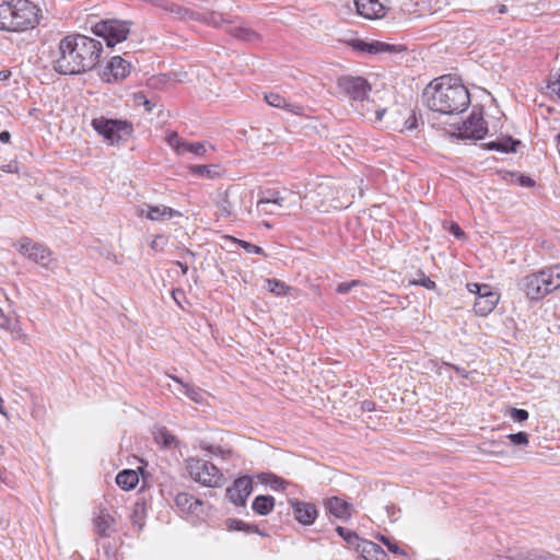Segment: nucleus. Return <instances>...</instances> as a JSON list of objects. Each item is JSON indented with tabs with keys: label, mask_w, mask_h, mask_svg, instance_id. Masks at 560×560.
Returning <instances> with one entry per match:
<instances>
[{
	"label": "nucleus",
	"mask_w": 560,
	"mask_h": 560,
	"mask_svg": "<svg viewBox=\"0 0 560 560\" xmlns=\"http://www.w3.org/2000/svg\"><path fill=\"white\" fill-rule=\"evenodd\" d=\"M137 100L140 102L142 101L143 102V105L145 106V109L148 112H152L153 109V104H151V102L149 100L145 98L144 95H140V96H137Z\"/></svg>",
	"instance_id": "obj_54"
},
{
	"label": "nucleus",
	"mask_w": 560,
	"mask_h": 560,
	"mask_svg": "<svg viewBox=\"0 0 560 560\" xmlns=\"http://www.w3.org/2000/svg\"><path fill=\"white\" fill-rule=\"evenodd\" d=\"M186 467L190 477L202 486L219 488L224 482L223 474L210 462L200 458H188Z\"/></svg>",
	"instance_id": "obj_6"
},
{
	"label": "nucleus",
	"mask_w": 560,
	"mask_h": 560,
	"mask_svg": "<svg viewBox=\"0 0 560 560\" xmlns=\"http://www.w3.org/2000/svg\"><path fill=\"white\" fill-rule=\"evenodd\" d=\"M334 188L329 180L320 182L307 189L303 197L307 210H317L326 206L332 199Z\"/></svg>",
	"instance_id": "obj_12"
},
{
	"label": "nucleus",
	"mask_w": 560,
	"mask_h": 560,
	"mask_svg": "<svg viewBox=\"0 0 560 560\" xmlns=\"http://www.w3.org/2000/svg\"><path fill=\"white\" fill-rule=\"evenodd\" d=\"M228 32L234 38L246 42V43H256L261 39V36L259 33H257L255 30H253L246 25L231 27L228 30Z\"/></svg>",
	"instance_id": "obj_21"
},
{
	"label": "nucleus",
	"mask_w": 560,
	"mask_h": 560,
	"mask_svg": "<svg viewBox=\"0 0 560 560\" xmlns=\"http://www.w3.org/2000/svg\"><path fill=\"white\" fill-rule=\"evenodd\" d=\"M219 209H220L221 214L224 217H230V215L234 214V205L229 199V191L225 192V196L219 202Z\"/></svg>",
	"instance_id": "obj_40"
},
{
	"label": "nucleus",
	"mask_w": 560,
	"mask_h": 560,
	"mask_svg": "<svg viewBox=\"0 0 560 560\" xmlns=\"http://www.w3.org/2000/svg\"><path fill=\"white\" fill-rule=\"evenodd\" d=\"M176 265L180 268L183 275L187 273V271H188L187 264H184L182 261H176Z\"/></svg>",
	"instance_id": "obj_60"
},
{
	"label": "nucleus",
	"mask_w": 560,
	"mask_h": 560,
	"mask_svg": "<svg viewBox=\"0 0 560 560\" xmlns=\"http://www.w3.org/2000/svg\"><path fill=\"white\" fill-rule=\"evenodd\" d=\"M114 518L105 511H101V513L94 518V526L96 533L101 537H109L112 532L114 530Z\"/></svg>",
	"instance_id": "obj_22"
},
{
	"label": "nucleus",
	"mask_w": 560,
	"mask_h": 560,
	"mask_svg": "<svg viewBox=\"0 0 560 560\" xmlns=\"http://www.w3.org/2000/svg\"><path fill=\"white\" fill-rule=\"evenodd\" d=\"M265 100L270 106H273L277 108H287L288 110L294 112V113H298L295 110V108L302 109V107H300V106H293L290 103H288L287 100L278 93H273V92L266 93Z\"/></svg>",
	"instance_id": "obj_30"
},
{
	"label": "nucleus",
	"mask_w": 560,
	"mask_h": 560,
	"mask_svg": "<svg viewBox=\"0 0 560 560\" xmlns=\"http://www.w3.org/2000/svg\"><path fill=\"white\" fill-rule=\"evenodd\" d=\"M517 144H520V141L513 140L511 137H506L504 139L490 141L486 145H487V149H489V150L509 153V152H515Z\"/></svg>",
	"instance_id": "obj_27"
},
{
	"label": "nucleus",
	"mask_w": 560,
	"mask_h": 560,
	"mask_svg": "<svg viewBox=\"0 0 560 560\" xmlns=\"http://www.w3.org/2000/svg\"><path fill=\"white\" fill-rule=\"evenodd\" d=\"M511 418L516 422H523L528 419V411L525 409L511 408L510 410Z\"/></svg>",
	"instance_id": "obj_43"
},
{
	"label": "nucleus",
	"mask_w": 560,
	"mask_h": 560,
	"mask_svg": "<svg viewBox=\"0 0 560 560\" xmlns=\"http://www.w3.org/2000/svg\"><path fill=\"white\" fill-rule=\"evenodd\" d=\"M190 172L199 177L214 178L220 175V166L214 164L192 165L190 166Z\"/></svg>",
	"instance_id": "obj_33"
},
{
	"label": "nucleus",
	"mask_w": 560,
	"mask_h": 560,
	"mask_svg": "<svg viewBox=\"0 0 560 560\" xmlns=\"http://www.w3.org/2000/svg\"><path fill=\"white\" fill-rule=\"evenodd\" d=\"M301 196H296L293 191H288L285 196L281 195L280 191L269 189L262 192V196L257 202V210L266 214H277L276 210H267V206H275L278 208H287L292 210L294 208H301Z\"/></svg>",
	"instance_id": "obj_8"
},
{
	"label": "nucleus",
	"mask_w": 560,
	"mask_h": 560,
	"mask_svg": "<svg viewBox=\"0 0 560 560\" xmlns=\"http://www.w3.org/2000/svg\"><path fill=\"white\" fill-rule=\"evenodd\" d=\"M357 12L368 20H378L386 15L390 0H354Z\"/></svg>",
	"instance_id": "obj_14"
},
{
	"label": "nucleus",
	"mask_w": 560,
	"mask_h": 560,
	"mask_svg": "<svg viewBox=\"0 0 560 560\" xmlns=\"http://www.w3.org/2000/svg\"><path fill=\"white\" fill-rule=\"evenodd\" d=\"M139 482L137 471L132 469H124L116 476V483L125 491L132 490Z\"/></svg>",
	"instance_id": "obj_23"
},
{
	"label": "nucleus",
	"mask_w": 560,
	"mask_h": 560,
	"mask_svg": "<svg viewBox=\"0 0 560 560\" xmlns=\"http://www.w3.org/2000/svg\"><path fill=\"white\" fill-rule=\"evenodd\" d=\"M102 50V43L92 37L81 34L66 36L59 42L54 70L63 75L88 72L98 63Z\"/></svg>",
	"instance_id": "obj_1"
},
{
	"label": "nucleus",
	"mask_w": 560,
	"mask_h": 560,
	"mask_svg": "<svg viewBox=\"0 0 560 560\" xmlns=\"http://www.w3.org/2000/svg\"><path fill=\"white\" fill-rule=\"evenodd\" d=\"M289 503L292 508L295 520L300 524L308 526L315 522L318 511L314 504L299 501L298 499H291Z\"/></svg>",
	"instance_id": "obj_17"
},
{
	"label": "nucleus",
	"mask_w": 560,
	"mask_h": 560,
	"mask_svg": "<svg viewBox=\"0 0 560 560\" xmlns=\"http://www.w3.org/2000/svg\"><path fill=\"white\" fill-rule=\"evenodd\" d=\"M11 135L9 131L4 130L0 132V141L7 143L10 141Z\"/></svg>",
	"instance_id": "obj_57"
},
{
	"label": "nucleus",
	"mask_w": 560,
	"mask_h": 560,
	"mask_svg": "<svg viewBox=\"0 0 560 560\" xmlns=\"http://www.w3.org/2000/svg\"><path fill=\"white\" fill-rule=\"evenodd\" d=\"M551 292L560 288V264L544 269Z\"/></svg>",
	"instance_id": "obj_35"
},
{
	"label": "nucleus",
	"mask_w": 560,
	"mask_h": 560,
	"mask_svg": "<svg viewBox=\"0 0 560 560\" xmlns=\"http://www.w3.org/2000/svg\"><path fill=\"white\" fill-rule=\"evenodd\" d=\"M522 185L532 187L534 186L535 182L530 177H522L521 178Z\"/></svg>",
	"instance_id": "obj_59"
},
{
	"label": "nucleus",
	"mask_w": 560,
	"mask_h": 560,
	"mask_svg": "<svg viewBox=\"0 0 560 560\" xmlns=\"http://www.w3.org/2000/svg\"><path fill=\"white\" fill-rule=\"evenodd\" d=\"M206 21L208 24L219 27L224 23H233V20L229 14H224L221 12L211 11L206 14Z\"/></svg>",
	"instance_id": "obj_37"
},
{
	"label": "nucleus",
	"mask_w": 560,
	"mask_h": 560,
	"mask_svg": "<svg viewBox=\"0 0 560 560\" xmlns=\"http://www.w3.org/2000/svg\"><path fill=\"white\" fill-rule=\"evenodd\" d=\"M155 442L165 448L176 445L177 440L165 427L156 428L153 432Z\"/></svg>",
	"instance_id": "obj_28"
},
{
	"label": "nucleus",
	"mask_w": 560,
	"mask_h": 560,
	"mask_svg": "<svg viewBox=\"0 0 560 560\" xmlns=\"http://www.w3.org/2000/svg\"><path fill=\"white\" fill-rule=\"evenodd\" d=\"M427 107L442 115L465 112L470 104V94L460 79L443 75L434 79L423 91Z\"/></svg>",
	"instance_id": "obj_2"
},
{
	"label": "nucleus",
	"mask_w": 560,
	"mask_h": 560,
	"mask_svg": "<svg viewBox=\"0 0 560 560\" xmlns=\"http://www.w3.org/2000/svg\"><path fill=\"white\" fill-rule=\"evenodd\" d=\"M161 238V236H156L152 242H151V248L152 249H158V240Z\"/></svg>",
	"instance_id": "obj_61"
},
{
	"label": "nucleus",
	"mask_w": 560,
	"mask_h": 560,
	"mask_svg": "<svg viewBox=\"0 0 560 560\" xmlns=\"http://www.w3.org/2000/svg\"><path fill=\"white\" fill-rule=\"evenodd\" d=\"M514 445H527L528 434L526 432L511 433L506 436Z\"/></svg>",
	"instance_id": "obj_41"
},
{
	"label": "nucleus",
	"mask_w": 560,
	"mask_h": 560,
	"mask_svg": "<svg viewBox=\"0 0 560 560\" xmlns=\"http://www.w3.org/2000/svg\"><path fill=\"white\" fill-rule=\"evenodd\" d=\"M258 480L261 483L270 486L273 490H284L289 483L283 478L278 477L270 472H262V474L258 475Z\"/></svg>",
	"instance_id": "obj_32"
},
{
	"label": "nucleus",
	"mask_w": 560,
	"mask_h": 560,
	"mask_svg": "<svg viewBox=\"0 0 560 560\" xmlns=\"http://www.w3.org/2000/svg\"><path fill=\"white\" fill-rule=\"evenodd\" d=\"M175 504L184 512L194 513L197 506L201 505V502L189 493L180 492L175 497Z\"/></svg>",
	"instance_id": "obj_25"
},
{
	"label": "nucleus",
	"mask_w": 560,
	"mask_h": 560,
	"mask_svg": "<svg viewBox=\"0 0 560 560\" xmlns=\"http://www.w3.org/2000/svg\"><path fill=\"white\" fill-rule=\"evenodd\" d=\"M416 283L424 287L428 290H434L436 288L435 282L427 277H423L419 282H416Z\"/></svg>",
	"instance_id": "obj_49"
},
{
	"label": "nucleus",
	"mask_w": 560,
	"mask_h": 560,
	"mask_svg": "<svg viewBox=\"0 0 560 560\" xmlns=\"http://www.w3.org/2000/svg\"><path fill=\"white\" fill-rule=\"evenodd\" d=\"M40 9L30 0H0V31L21 33L39 24Z\"/></svg>",
	"instance_id": "obj_3"
},
{
	"label": "nucleus",
	"mask_w": 560,
	"mask_h": 560,
	"mask_svg": "<svg viewBox=\"0 0 560 560\" xmlns=\"http://www.w3.org/2000/svg\"><path fill=\"white\" fill-rule=\"evenodd\" d=\"M489 445L493 448H498L500 446V443L499 442H495V441H491L489 442ZM490 454H503V451L502 450H491V451H488Z\"/></svg>",
	"instance_id": "obj_56"
},
{
	"label": "nucleus",
	"mask_w": 560,
	"mask_h": 560,
	"mask_svg": "<svg viewBox=\"0 0 560 560\" xmlns=\"http://www.w3.org/2000/svg\"><path fill=\"white\" fill-rule=\"evenodd\" d=\"M282 208H278V207H275V206H271L270 208L267 207V210H276L278 213L277 214H280V210Z\"/></svg>",
	"instance_id": "obj_64"
},
{
	"label": "nucleus",
	"mask_w": 560,
	"mask_h": 560,
	"mask_svg": "<svg viewBox=\"0 0 560 560\" xmlns=\"http://www.w3.org/2000/svg\"><path fill=\"white\" fill-rule=\"evenodd\" d=\"M228 528L230 530H240L245 533H257L259 535H265V533L260 532L258 527L254 524L245 523L241 520H228L226 522Z\"/></svg>",
	"instance_id": "obj_34"
},
{
	"label": "nucleus",
	"mask_w": 560,
	"mask_h": 560,
	"mask_svg": "<svg viewBox=\"0 0 560 560\" xmlns=\"http://www.w3.org/2000/svg\"><path fill=\"white\" fill-rule=\"evenodd\" d=\"M458 131L464 139H482L488 129L481 113L472 110L462 127L458 128Z\"/></svg>",
	"instance_id": "obj_13"
},
{
	"label": "nucleus",
	"mask_w": 560,
	"mask_h": 560,
	"mask_svg": "<svg viewBox=\"0 0 560 560\" xmlns=\"http://www.w3.org/2000/svg\"><path fill=\"white\" fill-rule=\"evenodd\" d=\"M237 243L240 244V246L242 248H244L249 254H257V255L264 254V249L258 245L252 244L246 241H237Z\"/></svg>",
	"instance_id": "obj_45"
},
{
	"label": "nucleus",
	"mask_w": 560,
	"mask_h": 560,
	"mask_svg": "<svg viewBox=\"0 0 560 560\" xmlns=\"http://www.w3.org/2000/svg\"><path fill=\"white\" fill-rule=\"evenodd\" d=\"M324 506L327 513L340 521H348L354 512L353 504L339 497L326 499Z\"/></svg>",
	"instance_id": "obj_16"
},
{
	"label": "nucleus",
	"mask_w": 560,
	"mask_h": 560,
	"mask_svg": "<svg viewBox=\"0 0 560 560\" xmlns=\"http://www.w3.org/2000/svg\"><path fill=\"white\" fill-rule=\"evenodd\" d=\"M336 532L350 547H353L357 551L360 548V544L364 541V539H361L355 532H352L342 526H337Z\"/></svg>",
	"instance_id": "obj_31"
},
{
	"label": "nucleus",
	"mask_w": 560,
	"mask_h": 560,
	"mask_svg": "<svg viewBox=\"0 0 560 560\" xmlns=\"http://www.w3.org/2000/svg\"><path fill=\"white\" fill-rule=\"evenodd\" d=\"M11 77V71L3 69L0 71V81H5Z\"/></svg>",
	"instance_id": "obj_58"
},
{
	"label": "nucleus",
	"mask_w": 560,
	"mask_h": 560,
	"mask_svg": "<svg viewBox=\"0 0 560 560\" xmlns=\"http://www.w3.org/2000/svg\"><path fill=\"white\" fill-rule=\"evenodd\" d=\"M467 290L476 294L474 303V311L479 316L489 315L497 306L500 300V294L492 290L489 284L467 283Z\"/></svg>",
	"instance_id": "obj_9"
},
{
	"label": "nucleus",
	"mask_w": 560,
	"mask_h": 560,
	"mask_svg": "<svg viewBox=\"0 0 560 560\" xmlns=\"http://www.w3.org/2000/svg\"><path fill=\"white\" fill-rule=\"evenodd\" d=\"M172 378L180 386L179 392L186 395L190 400L196 404H202L205 401V393L199 387L184 383L176 376Z\"/></svg>",
	"instance_id": "obj_24"
},
{
	"label": "nucleus",
	"mask_w": 560,
	"mask_h": 560,
	"mask_svg": "<svg viewBox=\"0 0 560 560\" xmlns=\"http://www.w3.org/2000/svg\"><path fill=\"white\" fill-rule=\"evenodd\" d=\"M168 143L170 145H172L179 154H182V150H183V144L186 143V141H184L182 138H179V136L174 132L172 135H170L168 137Z\"/></svg>",
	"instance_id": "obj_46"
},
{
	"label": "nucleus",
	"mask_w": 560,
	"mask_h": 560,
	"mask_svg": "<svg viewBox=\"0 0 560 560\" xmlns=\"http://www.w3.org/2000/svg\"><path fill=\"white\" fill-rule=\"evenodd\" d=\"M450 232L457 238H462L464 237L465 233L464 231L460 229V226L456 223H453L450 228Z\"/></svg>",
	"instance_id": "obj_50"
},
{
	"label": "nucleus",
	"mask_w": 560,
	"mask_h": 560,
	"mask_svg": "<svg viewBox=\"0 0 560 560\" xmlns=\"http://www.w3.org/2000/svg\"><path fill=\"white\" fill-rule=\"evenodd\" d=\"M517 287L528 299L534 301H539L551 293L544 269L523 277Z\"/></svg>",
	"instance_id": "obj_10"
},
{
	"label": "nucleus",
	"mask_w": 560,
	"mask_h": 560,
	"mask_svg": "<svg viewBox=\"0 0 560 560\" xmlns=\"http://www.w3.org/2000/svg\"><path fill=\"white\" fill-rule=\"evenodd\" d=\"M202 448L210 452L213 455H222L224 453L220 446L208 445L203 446Z\"/></svg>",
	"instance_id": "obj_53"
},
{
	"label": "nucleus",
	"mask_w": 560,
	"mask_h": 560,
	"mask_svg": "<svg viewBox=\"0 0 560 560\" xmlns=\"http://www.w3.org/2000/svg\"><path fill=\"white\" fill-rule=\"evenodd\" d=\"M358 552L364 558V560H388L387 553L377 544L365 540L360 544Z\"/></svg>",
	"instance_id": "obj_20"
},
{
	"label": "nucleus",
	"mask_w": 560,
	"mask_h": 560,
	"mask_svg": "<svg viewBox=\"0 0 560 560\" xmlns=\"http://www.w3.org/2000/svg\"><path fill=\"white\" fill-rule=\"evenodd\" d=\"M393 46L382 42H373V43H361L360 49L366 51L369 54H380V52H390L393 51Z\"/></svg>",
	"instance_id": "obj_36"
},
{
	"label": "nucleus",
	"mask_w": 560,
	"mask_h": 560,
	"mask_svg": "<svg viewBox=\"0 0 560 560\" xmlns=\"http://www.w3.org/2000/svg\"><path fill=\"white\" fill-rule=\"evenodd\" d=\"M378 539L388 548L390 552L407 556V553L400 549L397 544L392 542L386 536L380 535Z\"/></svg>",
	"instance_id": "obj_42"
},
{
	"label": "nucleus",
	"mask_w": 560,
	"mask_h": 560,
	"mask_svg": "<svg viewBox=\"0 0 560 560\" xmlns=\"http://www.w3.org/2000/svg\"><path fill=\"white\" fill-rule=\"evenodd\" d=\"M361 409L363 411H373L375 409V402L372 400H363L361 402Z\"/></svg>",
	"instance_id": "obj_52"
},
{
	"label": "nucleus",
	"mask_w": 560,
	"mask_h": 560,
	"mask_svg": "<svg viewBox=\"0 0 560 560\" xmlns=\"http://www.w3.org/2000/svg\"><path fill=\"white\" fill-rule=\"evenodd\" d=\"M130 26L131 22L129 21L106 19L97 22L92 27V32L94 35L102 37L108 47H114L127 39Z\"/></svg>",
	"instance_id": "obj_7"
},
{
	"label": "nucleus",
	"mask_w": 560,
	"mask_h": 560,
	"mask_svg": "<svg viewBox=\"0 0 560 560\" xmlns=\"http://www.w3.org/2000/svg\"><path fill=\"white\" fill-rule=\"evenodd\" d=\"M0 168L4 173H14V172H16V166H15V164H12V163L4 164Z\"/></svg>",
	"instance_id": "obj_55"
},
{
	"label": "nucleus",
	"mask_w": 560,
	"mask_h": 560,
	"mask_svg": "<svg viewBox=\"0 0 560 560\" xmlns=\"http://www.w3.org/2000/svg\"><path fill=\"white\" fill-rule=\"evenodd\" d=\"M338 94L350 100L352 107L361 116H368L372 110L369 97L371 84L362 77L342 75L337 79Z\"/></svg>",
	"instance_id": "obj_4"
},
{
	"label": "nucleus",
	"mask_w": 560,
	"mask_h": 560,
	"mask_svg": "<svg viewBox=\"0 0 560 560\" xmlns=\"http://www.w3.org/2000/svg\"><path fill=\"white\" fill-rule=\"evenodd\" d=\"M253 491V481L247 476L237 478L231 487L226 489V497L235 505H244L246 499Z\"/></svg>",
	"instance_id": "obj_15"
},
{
	"label": "nucleus",
	"mask_w": 560,
	"mask_h": 560,
	"mask_svg": "<svg viewBox=\"0 0 560 560\" xmlns=\"http://www.w3.org/2000/svg\"><path fill=\"white\" fill-rule=\"evenodd\" d=\"M547 86L551 91V93L560 97V75L550 77Z\"/></svg>",
	"instance_id": "obj_47"
},
{
	"label": "nucleus",
	"mask_w": 560,
	"mask_h": 560,
	"mask_svg": "<svg viewBox=\"0 0 560 560\" xmlns=\"http://www.w3.org/2000/svg\"><path fill=\"white\" fill-rule=\"evenodd\" d=\"M11 323L10 317H8L3 311L0 308V328H9Z\"/></svg>",
	"instance_id": "obj_51"
},
{
	"label": "nucleus",
	"mask_w": 560,
	"mask_h": 560,
	"mask_svg": "<svg viewBox=\"0 0 560 560\" xmlns=\"http://www.w3.org/2000/svg\"><path fill=\"white\" fill-rule=\"evenodd\" d=\"M510 560H557V557L545 551L529 550L525 553L506 556Z\"/></svg>",
	"instance_id": "obj_29"
},
{
	"label": "nucleus",
	"mask_w": 560,
	"mask_h": 560,
	"mask_svg": "<svg viewBox=\"0 0 560 560\" xmlns=\"http://www.w3.org/2000/svg\"><path fill=\"white\" fill-rule=\"evenodd\" d=\"M91 126L110 145L127 140L133 131L130 121L104 116L92 119Z\"/></svg>",
	"instance_id": "obj_5"
},
{
	"label": "nucleus",
	"mask_w": 560,
	"mask_h": 560,
	"mask_svg": "<svg viewBox=\"0 0 560 560\" xmlns=\"http://www.w3.org/2000/svg\"><path fill=\"white\" fill-rule=\"evenodd\" d=\"M130 62L126 61L120 56H115L108 62V72H104V78L107 82H110L109 75H112L115 81L125 79L130 73Z\"/></svg>",
	"instance_id": "obj_19"
},
{
	"label": "nucleus",
	"mask_w": 560,
	"mask_h": 560,
	"mask_svg": "<svg viewBox=\"0 0 560 560\" xmlns=\"http://www.w3.org/2000/svg\"><path fill=\"white\" fill-rule=\"evenodd\" d=\"M184 255H185V256L195 257V253H194V252H191L190 249H185Z\"/></svg>",
	"instance_id": "obj_63"
},
{
	"label": "nucleus",
	"mask_w": 560,
	"mask_h": 560,
	"mask_svg": "<svg viewBox=\"0 0 560 560\" xmlns=\"http://www.w3.org/2000/svg\"><path fill=\"white\" fill-rule=\"evenodd\" d=\"M506 11H508V8L505 4H501L498 9V12L501 14L505 13Z\"/></svg>",
	"instance_id": "obj_62"
},
{
	"label": "nucleus",
	"mask_w": 560,
	"mask_h": 560,
	"mask_svg": "<svg viewBox=\"0 0 560 560\" xmlns=\"http://www.w3.org/2000/svg\"><path fill=\"white\" fill-rule=\"evenodd\" d=\"M138 214L140 217H145L149 220L152 221H164L170 220L175 215H178V211L166 207V206H149L145 205L144 207H141L138 209Z\"/></svg>",
	"instance_id": "obj_18"
},
{
	"label": "nucleus",
	"mask_w": 560,
	"mask_h": 560,
	"mask_svg": "<svg viewBox=\"0 0 560 560\" xmlns=\"http://www.w3.org/2000/svg\"><path fill=\"white\" fill-rule=\"evenodd\" d=\"M266 289L269 292H271L278 296H281V295H285L288 293L290 287L278 279H267L266 280Z\"/></svg>",
	"instance_id": "obj_38"
},
{
	"label": "nucleus",
	"mask_w": 560,
	"mask_h": 560,
	"mask_svg": "<svg viewBox=\"0 0 560 560\" xmlns=\"http://www.w3.org/2000/svg\"><path fill=\"white\" fill-rule=\"evenodd\" d=\"M275 506V499L271 495H258L254 499L252 509L259 515H268Z\"/></svg>",
	"instance_id": "obj_26"
},
{
	"label": "nucleus",
	"mask_w": 560,
	"mask_h": 560,
	"mask_svg": "<svg viewBox=\"0 0 560 560\" xmlns=\"http://www.w3.org/2000/svg\"><path fill=\"white\" fill-rule=\"evenodd\" d=\"M185 152L194 153L195 155L202 156L207 152L206 144L203 142H186L183 144L182 154Z\"/></svg>",
	"instance_id": "obj_39"
},
{
	"label": "nucleus",
	"mask_w": 560,
	"mask_h": 560,
	"mask_svg": "<svg viewBox=\"0 0 560 560\" xmlns=\"http://www.w3.org/2000/svg\"><path fill=\"white\" fill-rule=\"evenodd\" d=\"M15 246L20 254L26 256L34 262L39 264L44 268H48L52 261L51 250L43 244L34 242L27 236L21 237Z\"/></svg>",
	"instance_id": "obj_11"
},
{
	"label": "nucleus",
	"mask_w": 560,
	"mask_h": 560,
	"mask_svg": "<svg viewBox=\"0 0 560 560\" xmlns=\"http://www.w3.org/2000/svg\"><path fill=\"white\" fill-rule=\"evenodd\" d=\"M386 113L385 108H375L374 102L372 101V110L368 114V116H364L371 121H380L382 120L384 114Z\"/></svg>",
	"instance_id": "obj_44"
},
{
	"label": "nucleus",
	"mask_w": 560,
	"mask_h": 560,
	"mask_svg": "<svg viewBox=\"0 0 560 560\" xmlns=\"http://www.w3.org/2000/svg\"><path fill=\"white\" fill-rule=\"evenodd\" d=\"M357 283L358 281L342 282L337 287V292L341 294L348 293Z\"/></svg>",
	"instance_id": "obj_48"
}]
</instances>
